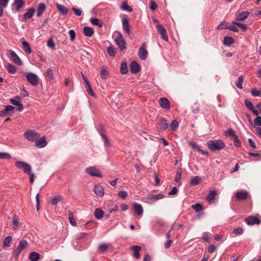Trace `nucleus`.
<instances>
[{"label": "nucleus", "instance_id": "obj_1", "mask_svg": "<svg viewBox=\"0 0 261 261\" xmlns=\"http://www.w3.org/2000/svg\"><path fill=\"white\" fill-rule=\"evenodd\" d=\"M206 144L209 149L213 151L220 150L225 146V143L220 139L210 140L207 142Z\"/></svg>", "mask_w": 261, "mask_h": 261}, {"label": "nucleus", "instance_id": "obj_2", "mask_svg": "<svg viewBox=\"0 0 261 261\" xmlns=\"http://www.w3.org/2000/svg\"><path fill=\"white\" fill-rule=\"evenodd\" d=\"M15 164L17 168L22 170L25 174H30V172H32V167L27 163L22 161H17Z\"/></svg>", "mask_w": 261, "mask_h": 261}, {"label": "nucleus", "instance_id": "obj_3", "mask_svg": "<svg viewBox=\"0 0 261 261\" xmlns=\"http://www.w3.org/2000/svg\"><path fill=\"white\" fill-rule=\"evenodd\" d=\"M23 135L27 140L31 142L35 141L39 137V134L34 130H27Z\"/></svg>", "mask_w": 261, "mask_h": 261}, {"label": "nucleus", "instance_id": "obj_4", "mask_svg": "<svg viewBox=\"0 0 261 261\" xmlns=\"http://www.w3.org/2000/svg\"><path fill=\"white\" fill-rule=\"evenodd\" d=\"M118 36L115 39V42L120 49L123 50V49L125 48V41L120 33L118 32Z\"/></svg>", "mask_w": 261, "mask_h": 261}, {"label": "nucleus", "instance_id": "obj_5", "mask_svg": "<svg viewBox=\"0 0 261 261\" xmlns=\"http://www.w3.org/2000/svg\"><path fill=\"white\" fill-rule=\"evenodd\" d=\"M85 171L91 175L92 176L102 177V174L100 171L94 167H90L86 168Z\"/></svg>", "mask_w": 261, "mask_h": 261}, {"label": "nucleus", "instance_id": "obj_6", "mask_svg": "<svg viewBox=\"0 0 261 261\" xmlns=\"http://www.w3.org/2000/svg\"><path fill=\"white\" fill-rule=\"evenodd\" d=\"M27 81L33 86L38 85L39 79L38 76L35 73H29L26 76Z\"/></svg>", "mask_w": 261, "mask_h": 261}, {"label": "nucleus", "instance_id": "obj_7", "mask_svg": "<svg viewBox=\"0 0 261 261\" xmlns=\"http://www.w3.org/2000/svg\"><path fill=\"white\" fill-rule=\"evenodd\" d=\"M156 28L159 34L161 35V37L164 40L167 41L168 40V37L166 32V29L161 24H157Z\"/></svg>", "mask_w": 261, "mask_h": 261}, {"label": "nucleus", "instance_id": "obj_8", "mask_svg": "<svg viewBox=\"0 0 261 261\" xmlns=\"http://www.w3.org/2000/svg\"><path fill=\"white\" fill-rule=\"evenodd\" d=\"M10 101L12 105L17 106V109L19 112H21L23 110V106L21 103L20 98L18 96L11 98Z\"/></svg>", "mask_w": 261, "mask_h": 261}, {"label": "nucleus", "instance_id": "obj_9", "mask_svg": "<svg viewBox=\"0 0 261 261\" xmlns=\"http://www.w3.org/2000/svg\"><path fill=\"white\" fill-rule=\"evenodd\" d=\"M34 12V8H30L26 13L20 17V20H21L22 21H25L28 19H31L33 17Z\"/></svg>", "mask_w": 261, "mask_h": 261}, {"label": "nucleus", "instance_id": "obj_10", "mask_svg": "<svg viewBox=\"0 0 261 261\" xmlns=\"http://www.w3.org/2000/svg\"><path fill=\"white\" fill-rule=\"evenodd\" d=\"M138 56L141 60H145L148 55V51L145 48V44H143L139 49Z\"/></svg>", "mask_w": 261, "mask_h": 261}, {"label": "nucleus", "instance_id": "obj_11", "mask_svg": "<svg viewBox=\"0 0 261 261\" xmlns=\"http://www.w3.org/2000/svg\"><path fill=\"white\" fill-rule=\"evenodd\" d=\"M14 110V107L7 105L5 109L0 112V117H6L10 116V112H12Z\"/></svg>", "mask_w": 261, "mask_h": 261}, {"label": "nucleus", "instance_id": "obj_12", "mask_svg": "<svg viewBox=\"0 0 261 261\" xmlns=\"http://www.w3.org/2000/svg\"><path fill=\"white\" fill-rule=\"evenodd\" d=\"M8 55L11 58V59L14 62V63L18 65L21 64V62L19 58V57L17 55V54L13 50H9L8 52Z\"/></svg>", "mask_w": 261, "mask_h": 261}, {"label": "nucleus", "instance_id": "obj_13", "mask_svg": "<svg viewBox=\"0 0 261 261\" xmlns=\"http://www.w3.org/2000/svg\"><path fill=\"white\" fill-rule=\"evenodd\" d=\"M159 102L161 107L166 110L170 108V102L166 98H161L159 100Z\"/></svg>", "mask_w": 261, "mask_h": 261}, {"label": "nucleus", "instance_id": "obj_14", "mask_svg": "<svg viewBox=\"0 0 261 261\" xmlns=\"http://www.w3.org/2000/svg\"><path fill=\"white\" fill-rule=\"evenodd\" d=\"M246 222L248 225H254V224H259L260 223V220L259 218L257 217L254 216H249L248 218L245 219Z\"/></svg>", "mask_w": 261, "mask_h": 261}, {"label": "nucleus", "instance_id": "obj_15", "mask_svg": "<svg viewBox=\"0 0 261 261\" xmlns=\"http://www.w3.org/2000/svg\"><path fill=\"white\" fill-rule=\"evenodd\" d=\"M24 5L25 3L23 0H14L12 4L13 9H15L16 11H18L24 7Z\"/></svg>", "mask_w": 261, "mask_h": 261}, {"label": "nucleus", "instance_id": "obj_16", "mask_svg": "<svg viewBox=\"0 0 261 261\" xmlns=\"http://www.w3.org/2000/svg\"><path fill=\"white\" fill-rule=\"evenodd\" d=\"M94 192L97 196L100 197H102L105 193L103 187L100 185H97L95 186L94 188Z\"/></svg>", "mask_w": 261, "mask_h": 261}, {"label": "nucleus", "instance_id": "obj_17", "mask_svg": "<svg viewBox=\"0 0 261 261\" xmlns=\"http://www.w3.org/2000/svg\"><path fill=\"white\" fill-rule=\"evenodd\" d=\"M47 145V142L46 141V138L44 136L42 137L40 139H37L35 141V146L39 148H42L45 147Z\"/></svg>", "mask_w": 261, "mask_h": 261}, {"label": "nucleus", "instance_id": "obj_18", "mask_svg": "<svg viewBox=\"0 0 261 261\" xmlns=\"http://www.w3.org/2000/svg\"><path fill=\"white\" fill-rule=\"evenodd\" d=\"M46 73V78L47 80L49 81L50 82H53L55 81L54 71L51 68H48L47 69Z\"/></svg>", "mask_w": 261, "mask_h": 261}, {"label": "nucleus", "instance_id": "obj_19", "mask_svg": "<svg viewBox=\"0 0 261 261\" xmlns=\"http://www.w3.org/2000/svg\"><path fill=\"white\" fill-rule=\"evenodd\" d=\"M160 128L161 130H165L169 126L168 123L164 118H161L159 123Z\"/></svg>", "mask_w": 261, "mask_h": 261}, {"label": "nucleus", "instance_id": "obj_20", "mask_svg": "<svg viewBox=\"0 0 261 261\" xmlns=\"http://www.w3.org/2000/svg\"><path fill=\"white\" fill-rule=\"evenodd\" d=\"M122 28L123 30L127 34L130 33V27L129 22L127 18H124L122 19Z\"/></svg>", "mask_w": 261, "mask_h": 261}, {"label": "nucleus", "instance_id": "obj_21", "mask_svg": "<svg viewBox=\"0 0 261 261\" xmlns=\"http://www.w3.org/2000/svg\"><path fill=\"white\" fill-rule=\"evenodd\" d=\"M133 206L136 215L137 216H142L143 211L142 206L139 204L136 203L134 204Z\"/></svg>", "mask_w": 261, "mask_h": 261}, {"label": "nucleus", "instance_id": "obj_22", "mask_svg": "<svg viewBox=\"0 0 261 261\" xmlns=\"http://www.w3.org/2000/svg\"><path fill=\"white\" fill-rule=\"evenodd\" d=\"M22 49L23 51L27 54H30L32 53V50L29 43L26 41L22 42Z\"/></svg>", "mask_w": 261, "mask_h": 261}, {"label": "nucleus", "instance_id": "obj_23", "mask_svg": "<svg viewBox=\"0 0 261 261\" xmlns=\"http://www.w3.org/2000/svg\"><path fill=\"white\" fill-rule=\"evenodd\" d=\"M46 9V6L43 3H40L38 5V7L37 11V16L40 17Z\"/></svg>", "mask_w": 261, "mask_h": 261}, {"label": "nucleus", "instance_id": "obj_24", "mask_svg": "<svg viewBox=\"0 0 261 261\" xmlns=\"http://www.w3.org/2000/svg\"><path fill=\"white\" fill-rule=\"evenodd\" d=\"M83 33L85 36L90 37L93 35L94 31L91 28L85 27L83 28Z\"/></svg>", "mask_w": 261, "mask_h": 261}, {"label": "nucleus", "instance_id": "obj_25", "mask_svg": "<svg viewBox=\"0 0 261 261\" xmlns=\"http://www.w3.org/2000/svg\"><path fill=\"white\" fill-rule=\"evenodd\" d=\"M217 194V192L216 190H211L206 197L207 201H208L209 202H213Z\"/></svg>", "mask_w": 261, "mask_h": 261}, {"label": "nucleus", "instance_id": "obj_26", "mask_svg": "<svg viewBox=\"0 0 261 261\" xmlns=\"http://www.w3.org/2000/svg\"><path fill=\"white\" fill-rule=\"evenodd\" d=\"M57 7L63 15H66L68 13V9L64 5L57 3Z\"/></svg>", "mask_w": 261, "mask_h": 261}, {"label": "nucleus", "instance_id": "obj_27", "mask_svg": "<svg viewBox=\"0 0 261 261\" xmlns=\"http://www.w3.org/2000/svg\"><path fill=\"white\" fill-rule=\"evenodd\" d=\"M248 193L246 192H237L236 195L237 199L239 200L246 199Z\"/></svg>", "mask_w": 261, "mask_h": 261}, {"label": "nucleus", "instance_id": "obj_28", "mask_svg": "<svg viewBox=\"0 0 261 261\" xmlns=\"http://www.w3.org/2000/svg\"><path fill=\"white\" fill-rule=\"evenodd\" d=\"M164 197V195L162 193H159L158 195L149 194L148 196L149 199L154 200L155 201L163 199Z\"/></svg>", "mask_w": 261, "mask_h": 261}, {"label": "nucleus", "instance_id": "obj_29", "mask_svg": "<svg viewBox=\"0 0 261 261\" xmlns=\"http://www.w3.org/2000/svg\"><path fill=\"white\" fill-rule=\"evenodd\" d=\"M249 15V12L248 11L241 12L238 15L237 20L239 21H243L246 19Z\"/></svg>", "mask_w": 261, "mask_h": 261}, {"label": "nucleus", "instance_id": "obj_30", "mask_svg": "<svg viewBox=\"0 0 261 261\" xmlns=\"http://www.w3.org/2000/svg\"><path fill=\"white\" fill-rule=\"evenodd\" d=\"M132 250L134 257L137 259L139 258L140 257V251L141 247L138 246H132Z\"/></svg>", "mask_w": 261, "mask_h": 261}, {"label": "nucleus", "instance_id": "obj_31", "mask_svg": "<svg viewBox=\"0 0 261 261\" xmlns=\"http://www.w3.org/2000/svg\"><path fill=\"white\" fill-rule=\"evenodd\" d=\"M63 200V197L61 195H58L54 197H53L51 199V204L54 205H56L59 202Z\"/></svg>", "mask_w": 261, "mask_h": 261}, {"label": "nucleus", "instance_id": "obj_32", "mask_svg": "<svg viewBox=\"0 0 261 261\" xmlns=\"http://www.w3.org/2000/svg\"><path fill=\"white\" fill-rule=\"evenodd\" d=\"M95 217L98 219L100 220L103 216V211L101 208H96L94 211Z\"/></svg>", "mask_w": 261, "mask_h": 261}, {"label": "nucleus", "instance_id": "obj_33", "mask_svg": "<svg viewBox=\"0 0 261 261\" xmlns=\"http://www.w3.org/2000/svg\"><path fill=\"white\" fill-rule=\"evenodd\" d=\"M29 258L31 261H37L40 258V255L36 252H32L30 253Z\"/></svg>", "mask_w": 261, "mask_h": 261}, {"label": "nucleus", "instance_id": "obj_34", "mask_svg": "<svg viewBox=\"0 0 261 261\" xmlns=\"http://www.w3.org/2000/svg\"><path fill=\"white\" fill-rule=\"evenodd\" d=\"M201 182V178L199 176H195L190 180V184L193 186H196Z\"/></svg>", "mask_w": 261, "mask_h": 261}, {"label": "nucleus", "instance_id": "obj_35", "mask_svg": "<svg viewBox=\"0 0 261 261\" xmlns=\"http://www.w3.org/2000/svg\"><path fill=\"white\" fill-rule=\"evenodd\" d=\"M234 42V39L229 37H225L224 39L223 43L225 45L230 46Z\"/></svg>", "mask_w": 261, "mask_h": 261}, {"label": "nucleus", "instance_id": "obj_36", "mask_svg": "<svg viewBox=\"0 0 261 261\" xmlns=\"http://www.w3.org/2000/svg\"><path fill=\"white\" fill-rule=\"evenodd\" d=\"M19 223L17 219L16 216L14 215L12 218L13 228L15 230L18 229L19 228Z\"/></svg>", "mask_w": 261, "mask_h": 261}, {"label": "nucleus", "instance_id": "obj_37", "mask_svg": "<svg viewBox=\"0 0 261 261\" xmlns=\"http://www.w3.org/2000/svg\"><path fill=\"white\" fill-rule=\"evenodd\" d=\"M12 242V237L11 236L7 237L3 242V247H8L10 246Z\"/></svg>", "mask_w": 261, "mask_h": 261}, {"label": "nucleus", "instance_id": "obj_38", "mask_svg": "<svg viewBox=\"0 0 261 261\" xmlns=\"http://www.w3.org/2000/svg\"><path fill=\"white\" fill-rule=\"evenodd\" d=\"M28 246V242L26 241H21L17 248L22 251L24 249Z\"/></svg>", "mask_w": 261, "mask_h": 261}, {"label": "nucleus", "instance_id": "obj_39", "mask_svg": "<svg viewBox=\"0 0 261 261\" xmlns=\"http://www.w3.org/2000/svg\"><path fill=\"white\" fill-rule=\"evenodd\" d=\"M100 74L101 79L105 80L108 78L109 73L105 68H103L100 70Z\"/></svg>", "mask_w": 261, "mask_h": 261}, {"label": "nucleus", "instance_id": "obj_40", "mask_svg": "<svg viewBox=\"0 0 261 261\" xmlns=\"http://www.w3.org/2000/svg\"><path fill=\"white\" fill-rule=\"evenodd\" d=\"M91 23L95 25H97L98 27H102V24L101 22L99 21V20L97 18H92L90 19Z\"/></svg>", "mask_w": 261, "mask_h": 261}, {"label": "nucleus", "instance_id": "obj_41", "mask_svg": "<svg viewBox=\"0 0 261 261\" xmlns=\"http://www.w3.org/2000/svg\"><path fill=\"white\" fill-rule=\"evenodd\" d=\"M243 83V75H240L239 76L238 80L237 81V83L236 84V86L238 88L242 89L243 88V86H242Z\"/></svg>", "mask_w": 261, "mask_h": 261}, {"label": "nucleus", "instance_id": "obj_42", "mask_svg": "<svg viewBox=\"0 0 261 261\" xmlns=\"http://www.w3.org/2000/svg\"><path fill=\"white\" fill-rule=\"evenodd\" d=\"M68 219L70 224L72 226H75L76 225V221L74 218L73 215L72 213H69L68 214Z\"/></svg>", "mask_w": 261, "mask_h": 261}, {"label": "nucleus", "instance_id": "obj_43", "mask_svg": "<svg viewBox=\"0 0 261 261\" xmlns=\"http://www.w3.org/2000/svg\"><path fill=\"white\" fill-rule=\"evenodd\" d=\"M233 24L237 25L239 28H240L243 31H246L247 30V27L246 24H244L243 23H241L239 22H237L236 21L232 22Z\"/></svg>", "mask_w": 261, "mask_h": 261}, {"label": "nucleus", "instance_id": "obj_44", "mask_svg": "<svg viewBox=\"0 0 261 261\" xmlns=\"http://www.w3.org/2000/svg\"><path fill=\"white\" fill-rule=\"evenodd\" d=\"M178 125H179L178 122L176 120H174L171 122L170 126H171V129L173 131H175L178 128Z\"/></svg>", "mask_w": 261, "mask_h": 261}, {"label": "nucleus", "instance_id": "obj_45", "mask_svg": "<svg viewBox=\"0 0 261 261\" xmlns=\"http://www.w3.org/2000/svg\"><path fill=\"white\" fill-rule=\"evenodd\" d=\"M121 8L122 10L127 11L128 12H132L133 11V9L129 6L125 2L123 3L121 6Z\"/></svg>", "mask_w": 261, "mask_h": 261}, {"label": "nucleus", "instance_id": "obj_46", "mask_svg": "<svg viewBox=\"0 0 261 261\" xmlns=\"http://www.w3.org/2000/svg\"><path fill=\"white\" fill-rule=\"evenodd\" d=\"M108 249V245L105 243L100 244L98 246V250L101 252H104Z\"/></svg>", "mask_w": 261, "mask_h": 261}, {"label": "nucleus", "instance_id": "obj_47", "mask_svg": "<svg viewBox=\"0 0 261 261\" xmlns=\"http://www.w3.org/2000/svg\"><path fill=\"white\" fill-rule=\"evenodd\" d=\"M11 158V155L9 153L7 152H0V159H10Z\"/></svg>", "mask_w": 261, "mask_h": 261}, {"label": "nucleus", "instance_id": "obj_48", "mask_svg": "<svg viewBox=\"0 0 261 261\" xmlns=\"http://www.w3.org/2000/svg\"><path fill=\"white\" fill-rule=\"evenodd\" d=\"M107 52L111 56H114L116 54L114 47L112 46H109L107 49Z\"/></svg>", "mask_w": 261, "mask_h": 261}, {"label": "nucleus", "instance_id": "obj_49", "mask_svg": "<svg viewBox=\"0 0 261 261\" xmlns=\"http://www.w3.org/2000/svg\"><path fill=\"white\" fill-rule=\"evenodd\" d=\"M192 207L196 212H198L203 209L202 206L199 203L192 205Z\"/></svg>", "mask_w": 261, "mask_h": 261}, {"label": "nucleus", "instance_id": "obj_50", "mask_svg": "<svg viewBox=\"0 0 261 261\" xmlns=\"http://www.w3.org/2000/svg\"><path fill=\"white\" fill-rule=\"evenodd\" d=\"M228 24L227 22H222L217 27V30H223L225 29H228Z\"/></svg>", "mask_w": 261, "mask_h": 261}, {"label": "nucleus", "instance_id": "obj_51", "mask_svg": "<svg viewBox=\"0 0 261 261\" xmlns=\"http://www.w3.org/2000/svg\"><path fill=\"white\" fill-rule=\"evenodd\" d=\"M254 127L256 126H261V117L257 116L254 120V123L253 124Z\"/></svg>", "mask_w": 261, "mask_h": 261}, {"label": "nucleus", "instance_id": "obj_52", "mask_svg": "<svg viewBox=\"0 0 261 261\" xmlns=\"http://www.w3.org/2000/svg\"><path fill=\"white\" fill-rule=\"evenodd\" d=\"M251 94L254 97H257V96H261V91L260 90H257L256 89H253L251 91Z\"/></svg>", "mask_w": 261, "mask_h": 261}, {"label": "nucleus", "instance_id": "obj_53", "mask_svg": "<svg viewBox=\"0 0 261 261\" xmlns=\"http://www.w3.org/2000/svg\"><path fill=\"white\" fill-rule=\"evenodd\" d=\"M245 104L246 107L250 111H251L254 108L253 103L248 100H245Z\"/></svg>", "mask_w": 261, "mask_h": 261}, {"label": "nucleus", "instance_id": "obj_54", "mask_svg": "<svg viewBox=\"0 0 261 261\" xmlns=\"http://www.w3.org/2000/svg\"><path fill=\"white\" fill-rule=\"evenodd\" d=\"M101 138L103 139L104 142V145L106 147H109L110 146V142L106 135H103Z\"/></svg>", "mask_w": 261, "mask_h": 261}, {"label": "nucleus", "instance_id": "obj_55", "mask_svg": "<svg viewBox=\"0 0 261 261\" xmlns=\"http://www.w3.org/2000/svg\"><path fill=\"white\" fill-rule=\"evenodd\" d=\"M243 232V229L242 227H239L233 229V233L236 235H240Z\"/></svg>", "mask_w": 261, "mask_h": 261}, {"label": "nucleus", "instance_id": "obj_56", "mask_svg": "<svg viewBox=\"0 0 261 261\" xmlns=\"http://www.w3.org/2000/svg\"><path fill=\"white\" fill-rule=\"evenodd\" d=\"M130 70L132 73H137L140 70V66H130Z\"/></svg>", "mask_w": 261, "mask_h": 261}, {"label": "nucleus", "instance_id": "obj_57", "mask_svg": "<svg viewBox=\"0 0 261 261\" xmlns=\"http://www.w3.org/2000/svg\"><path fill=\"white\" fill-rule=\"evenodd\" d=\"M226 135L227 136L233 137H234L235 136H237L234 130L232 129H229L227 130V131L226 132Z\"/></svg>", "mask_w": 261, "mask_h": 261}, {"label": "nucleus", "instance_id": "obj_58", "mask_svg": "<svg viewBox=\"0 0 261 261\" xmlns=\"http://www.w3.org/2000/svg\"><path fill=\"white\" fill-rule=\"evenodd\" d=\"M234 145L237 147H240L241 143L237 136H235L233 140Z\"/></svg>", "mask_w": 261, "mask_h": 261}, {"label": "nucleus", "instance_id": "obj_59", "mask_svg": "<svg viewBox=\"0 0 261 261\" xmlns=\"http://www.w3.org/2000/svg\"><path fill=\"white\" fill-rule=\"evenodd\" d=\"M118 196L122 199H125L127 196V193L125 191H121L118 193Z\"/></svg>", "mask_w": 261, "mask_h": 261}, {"label": "nucleus", "instance_id": "obj_60", "mask_svg": "<svg viewBox=\"0 0 261 261\" xmlns=\"http://www.w3.org/2000/svg\"><path fill=\"white\" fill-rule=\"evenodd\" d=\"M158 7L157 4L153 1L150 2V9L152 11H155Z\"/></svg>", "mask_w": 261, "mask_h": 261}, {"label": "nucleus", "instance_id": "obj_61", "mask_svg": "<svg viewBox=\"0 0 261 261\" xmlns=\"http://www.w3.org/2000/svg\"><path fill=\"white\" fill-rule=\"evenodd\" d=\"M72 11L74 12V13H75V14L78 16H81L82 15V11L79 9H77L75 7H72Z\"/></svg>", "mask_w": 261, "mask_h": 261}, {"label": "nucleus", "instance_id": "obj_62", "mask_svg": "<svg viewBox=\"0 0 261 261\" xmlns=\"http://www.w3.org/2000/svg\"><path fill=\"white\" fill-rule=\"evenodd\" d=\"M47 45L48 47L51 48H55V43L52 39H50L47 41Z\"/></svg>", "mask_w": 261, "mask_h": 261}, {"label": "nucleus", "instance_id": "obj_63", "mask_svg": "<svg viewBox=\"0 0 261 261\" xmlns=\"http://www.w3.org/2000/svg\"><path fill=\"white\" fill-rule=\"evenodd\" d=\"M69 34L70 37L71 41H73L75 38V32L73 30H71L69 31Z\"/></svg>", "mask_w": 261, "mask_h": 261}, {"label": "nucleus", "instance_id": "obj_64", "mask_svg": "<svg viewBox=\"0 0 261 261\" xmlns=\"http://www.w3.org/2000/svg\"><path fill=\"white\" fill-rule=\"evenodd\" d=\"M181 177V170H178L176 172V175L175 176V181L176 182L179 181V180Z\"/></svg>", "mask_w": 261, "mask_h": 261}]
</instances>
